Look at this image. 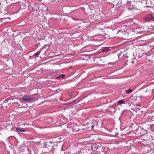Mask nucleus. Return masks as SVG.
<instances>
[{
  "label": "nucleus",
  "mask_w": 154,
  "mask_h": 154,
  "mask_svg": "<svg viewBox=\"0 0 154 154\" xmlns=\"http://www.w3.org/2000/svg\"><path fill=\"white\" fill-rule=\"evenodd\" d=\"M134 132L138 136H143L147 133L146 131L141 127H138L136 129L135 131H134Z\"/></svg>",
  "instance_id": "f257e3e1"
},
{
  "label": "nucleus",
  "mask_w": 154,
  "mask_h": 154,
  "mask_svg": "<svg viewBox=\"0 0 154 154\" xmlns=\"http://www.w3.org/2000/svg\"><path fill=\"white\" fill-rule=\"evenodd\" d=\"M34 98L33 97H30L29 96H26L22 97L21 99L23 101L27 102H29L32 101Z\"/></svg>",
  "instance_id": "f03ea898"
},
{
  "label": "nucleus",
  "mask_w": 154,
  "mask_h": 154,
  "mask_svg": "<svg viewBox=\"0 0 154 154\" xmlns=\"http://www.w3.org/2000/svg\"><path fill=\"white\" fill-rule=\"evenodd\" d=\"M136 52V55L139 58L143 56L145 53L144 50L140 49H137Z\"/></svg>",
  "instance_id": "7ed1b4c3"
},
{
  "label": "nucleus",
  "mask_w": 154,
  "mask_h": 154,
  "mask_svg": "<svg viewBox=\"0 0 154 154\" xmlns=\"http://www.w3.org/2000/svg\"><path fill=\"white\" fill-rule=\"evenodd\" d=\"M142 126L145 129V130L146 131V132L147 133L148 129H150V128L151 126L148 123H147L145 122H143L141 124Z\"/></svg>",
  "instance_id": "20e7f679"
},
{
  "label": "nucleus",
  "mask_w": 154,
  "mask_h": 154,
  "mask_svg": "<svg viewBox=\"0 0 154 154\" xmlns=\"http://www.w3.org/2000/svg\"><path fill=\"white\" fill-rule=\"evenodd\" d=\"M100 147V146H98L96 143H92L91 145V149L93 151H96L98 148Z\"/></svg>",
  "instance_id": "39448f33"
},
{
  "label": "nucleus",
  "mask_w": 154,
  "mask_h": 154,
  "mask_svg": "<svg viewBox=\"0 0 154 154\" xmlns=\"http://www.w3.org/2000/svg\"><path fill=\"white\" fill-rule=\"evenodd\" d=\"M153 17L152 15L151 14H149L146 15L144 17V20L146 21H148L151 20H152Z\"/></svg>",
  "instance_id": "423d86ee"
},
{
  "label": "nucleus",
  "mask_w": 154,
  "mask_h": 154,
  "mask_svg": "<svg viewBox=\"0 0 154 154\" xmlns=\"http://www.w3.org/2000/svg\"><path fill=\"white\" fill-rule=\"evenodd\" d=\"M44 147L45 148H47L51 150H53L54 148L53 147V144L52 143L45 144L44 145Z\"/></svg>",
  "instance_id": "0eeeda50"
},
{
  "label": "nucleus",
  "mask_w": 154,
  "mask_h": 154,
  "mask_svg": "<svg viewBox=\"0 0 154 154\" xmlns=\"http://www.w3.org/2000/svg\"><path fill=\"white\" fill-rule=\"evenodd\" d=\"M16 131L17 132H24L25 131V130L22 128H16Z\"/></svg>",
  "instance_id": "6e6552de"
},
{
  "label": "nucleus",
  "mask_w": 154,
  "mask_h": 154,
  "mask_svg": "<svg viewBox=\"0 0 154 154\" xmlns=\"http://www.w3.org/2000/svg\"><path fill=\"white\" fill-rule=\"evenodd\" d=\"M38 5V4H35L33 7V10L34 11H37L39 9Z\"/></svg>",
  "instance_id": "1a4fd4ad"
},
{
  "label": "nucleus",
  "mask_w": 154,
  "mask_h": 154,
  "mask_svg": "<svg viewBox=\"0 0 154 154\" xmlns=\"http://www.w3.org/2000/svg\"><path fill=\"white\" fill-rule=\"evenodd\" d=\"M11 100H13L12 99H10V98H8L6 99L4 101V102H5V103H7L8 101V104H11V101H10ZM12 103H13L14 102H12Z\"/></svg>",
  "instance_id": "9d476101"
},
{
  "label": "nucleus",
  "mask_w": 154,
  "mask_h": 154,
  "mask_svg": "<svg viewBox=\"0 0 154 154\" xmlns=\"http://www.w3.org/2000/svg\"><path fill=\"white\" fill-rule=\"evenodd\" d=\"M65 77V75L64 74H62L61 75H59L57 76L56 77V79H61V78H63Z\"/></svg>",
  "instance_id": "9b49d317"
},
{
  "label": "nucleus",
  "mask_w": 154,
  "mask_h": 154,
  "mask_svg": "<svg viewBox=\"0 0 154 154\" xmlns=\"http://www.w3.org/2000/svg\"><path fill=\"white\" fill-rule=\"evenodd\" d=\"M125 102L123 100H120L118 102V103L119 105H121L122 104H125Z\"/></svg>",
  "instance_id": "f8f14e48"
},
{
  "label": "nucleus",
  "mask_w": 154,
  "mask_h": 154,
  "mask_svg": "<svg viewBox=\"0 0 154 154\" xmlns=\"http://www.w3.org/2000/svg\"><path fill=\"white\" fill-rule=\"evenodd\" d=\"M109 50V49L108 48H104L102 49V51L103 52H108Z\"/></svg>",
  "instance_id": "ddd939ff"
},
{
  "label": "nucleus",
  "mask_w": 154,
  "mask_h": 154,
  "mask_svg": "<svg viewBox=\"0 0 154 154\" xmlns=\"http://www.w3.org/2000/svg\"><path fill=\"white\" fill-rule=\"evenodd\" d=\"M147 147H149L150 148L149 150H150V147H152V148L154 146V144L152 143H150V144H147Z\"/></svg>",
  "instance_id": "4468645a"
},
{
  "label": "nucleus",
  "mask_w": 154,
  "mask_h": 154,
  "mask_svg": "<svg viewBox=\"0 0 154 154\" xmlns=\"http://www.w3.org/2000/svg\"><path fill=\"white\" fill-rule=\"evenodd\" d=\"M132 91H133L132 90V89H129L128 90H126L125 91V92L127 94H129L130 93H131L132 92Z\"/></svg>",
  "instance_id": "2eb2a0df"
},
{
  "label": "nucleus",
  "mask_w": 154,
  "mask_h": 154,
  "mask_svg": "<svg viewBox=\"0 0 154 154\" xmlns=\"http://www.w3.org/2000/svg\"><path fill=\"white\" fill-rule=\"evenodd\" d=\"M41 52L39 51H38L36 53H35L34 55L36 57H37L40 53Z\"/></svg>",
  "instance_id": "dca6fc26"
},
{
  "label": "nucleus",
  "mask_w": 154,
  "mask_h": 154,
  "mask_svg": "<svg viewBox=\"0 0 154 154\" xmlns=\"http://www.w3.org/2000/svg\"><path fill=\"white\" fill-rule=\"evenodd\" d=\"M80 130L79 128H74L73 129V131H77L78 132V131H79Z\"/></svg>",
  "instance_id": "f3484780"
},
{
  "label": "nucleus",
  "mask_w": 154,
  "mask_h": 154,
  "mask_svg": "<svg viewBox=\"0 0 154 154\" xmlns=\"http://www.w3.org/2000/svg\"><path fill=\"white\" fill-rule=\"evenodd\" d=\"M122 4V1H119L117 3V4L119 5V6H120L121 5H120V4Z\"/></svg>",
  "instance_id": "a211bd4d"
},
{
  "label": "nucleus",
  "mask_w": 154,
  "mask_h": 154,
  "mask_svg": "<svg viewBox=\"0 0 154 154\" xmlns=\"http://www.w3.org/2000/svg\"><path fill=\"white\" fill-rule=\"evenodd\" d=\"M150 151H154V146H153V147L152 148V147H150Z\"/></svg>",
  "instance_id": "6ab92c4d"
},
{
  "label": "nucleus",
  "mask_w": 154,
  "mask_h": 154,
  "mask_svg": "<svg viewBox=\"0 0 154 154\" xmlns=\"http://www.w3.org/2000/svg\"><path fill=\"white\" fill-rule=\"evenodd\" d=\"M151 3L152 4V5L154 6V0H152V1H151Z\"/></svg>",
  "instance_id": "aec40b11"
},
{
  "label": "nucleus",
  "mask_w": 154,
  "mask_h": 154,
  "mask_svg": "<svg viewBox=\"0 0 154 154\" xmlns=\"http://www.w3.org/2000/svg\"><path fill=\"white\" fill-rule=\"evenodd\" d=\"M59 90L60 91V89H57V90H56L55 91V92H56V93H58V91Z\"/></svg>",
  "instance_id": "412c9836"
},
{
  "label": "nucleus",
  "mask_w": 154,
  "mask_h": 154,
  "mask_svg": "<svg viewBox=\"0 0 154 154\" xmlns=\"http://www.w3.org/2000/svg\"><path fill=\"white\" fill-rule=\"evenodd\" d=\"M94 125H92L91 126V128L92 129H94Z\"/></svg>",
  "instance_id": "4be33fe9"
},
{
  "label": "nucleus",
  "mask_w": 154,
  "mask_h": 154,
  "mask_svg": "<svg viewBox=\"0 0 154 154\" xmlns=\"http://www.w3.org/2000/svg\"><path fill=\"white\" fill-rule=\"evenodd\" d=\"M121 55V53H119L118 54V56L119 58V56H120Z\"/></svg>",
  "instance_id": "5701e85b"
},
{
  "label": "nucleus",
  "mask_w": 154,
  "mask_h": 154,
  "mask_svg": "<svg viewBox=\"0 0 154 154\" xmlns=\"http://www.w3.org/2000/svg\"><path fill=\"white\" fill-rule=\"evenodd\" d=\"M78 154H83L80 151H78Z\"/></svg>",
  "instance_id": "b1692460"
},
{
  "label": "nucleus",
  "mask_w": 154,
  "mask_h": 154,
  "mask_svg": "<svg viewBox=\"0 0 154 154\" xmlns=\"http://www.w3.org/2000/svg\"><path fill=\"white\" fill-rule=\"evenodd\" d=\"M84 130H85V128H83V129H81L80 130L82 131H83Z\"/></svg>",
  "instance_id": "393cba45"
},
{
  "label": "nucleus",
  "mask_w": 154,
  "mask_h": 154,
  "mask_svg": "<svg viewBox=\"0 0 154 154\" xmlns=\"http://www.w3.org/2000/svg\"><path fill=\"white\" fill-rule=\"evenodd\" d=\"M118 134H118V133H117V134H115V136H117Z\"/></svg>",
  "instance_id": "a878e982"
},
{
  "label": "nucleus",
  "mask_w": 154,
  "mask_h": 154,
  "mask_svg": "<svg viewBox=\"0 0 154 154\" xmlns=\"http://www.w3.org/2000/svg\"><path fill=\"white\" fill-rule=\"evenodd\" d=\"M137 105L138 106H140V104H138Z\"/></svg>",
  "instance_id": "bb28decb"
},
{
  "label": "nucleus",
  "mask_w": 154,
  "mask_h": 154,
  "mask_svg": "<svg viewBox=\"0 0 154 154\" xmlns=\"http://www.w3.org/2000/svg\"><path fill=\"white\" fill-rule=\"evenodd\" d=\"M59 139H60V137H59Z\"/></svg>",
  "instance_id": "cd10ccee"
},
{
  "label": "nucleus",
  "mask_w": 154,
  "mask_h": 154,
  "mask_svg": "<svg viewBox=\"0 0 154 154\" xmlns=\"http://www.w3.org/2000/svg\"><path fill=\"white\" fill-rule=\"evenodd\" d=\"M0 134H1V133H0Z\"/></svg>",
  "instance_id": "c85d7f7f"
}]
</instances>
